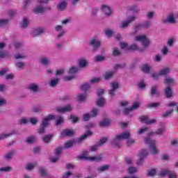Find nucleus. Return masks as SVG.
<instances>
[{"instance_id":"56","label":"nucleus","mask_w":178,"mask_h":178,"mask_svg":"<svg viewBox=\"0 0 178 178\" xmlns=\"http://www.w3.org/2000/svg\"><path fill=\"white\" fill-rule=\"evenodd\" d=\"M88 136H90V134H84L83 136H81L79 138L76 139L78 144H80L81 141H84V140H86V138H87Z\"/></svg>"},{"instance_id":"28","label":"nucleus","mask_w":178,"mask_h":178,"mask_svg":"<svg viewBox=\"0 0 178 178\" xmlns=\"http://www.w3.org/2000/svg\"><path fill=\"white\" fill-rule=\"evenodd\" d=\"M111 124V120L108 118L104 119L99 122L100 127H108Z\"/></svg>"},{"instance_id":"18","label":"nucleus","mask_w":178,"mask_h":178,"mask_svg":"<svg viewBox=\"0 0 178 178\" xmlns=\"http://www.w3.org/2000/svg\"><path fill=\"white\" fill-rule=\"evenodd\" d=\"M164 84H166L167 86H173L175 84V79L170 76H165L164 79Z\"/></svg>"},{"instance_id":"46","label":"nucleus","mask_w":178,"mask_h":178,"mask_svg":"<svg viewBox=\"0 0 178 178\" xmlns=\"http://www.w3.org/2000/svg\"><path fill=\"white\" fill-rule=\"evenodd\" d=\"M107 141H108V138L103 137L99 140L97 144L99 145V147H102V145H104V144H105V143H106Z\"/></svg>"},{"instance_id":"53","label":"nucleus","mask_w":178,"mask_h":178,"mask_svg":"<svg viewBox=\"0 0 178 178\" xmlns=\"http://www.w3.org/2000/svg\"><path fill=\"white\" fill-rule=\"evenodd\" d=\"M98 148H99V146L98 144L95 145L93 146H90L89 149L91 152H97L98 151Z\"/></svg>"},{"instance_id":"33","label":"nucleus","mask_w":178,"mask_h":178,"mask_svg":"<svg viewBox=\"0 0 178 178\" xmlns=\"http://www.w3.org/2000/svg\"><path fill=\"white\" fill-rule=\"evenodd\" d=\"M39 175L42 176V177H47V176H48V172H47L45 168H40L39 170Z\"/></svg>"},{"instance_id":"21","label":"nucleus","mask_w":178,"mask_h":178,"mask_svg":"<svg viewBox=\"0 0 178 178\" xmlns=\"http://www.w3.org/2000/svg\"><path fill=\"white\" fill-rule=\"evenodd\" d=\"M44 31V28H38L32 31L31 35L33 37H38V35H41V34H42Z\"/></svg>"},{"instance_id":"54","label":"nucleus","mask_w":178,"mask_h":178,"mask_svg":"<svg viewBox=\"0 0 178 178\" xmlns=\"http://www.w3.org/2000/svg\"><path fill=\"white\" fill-rule=\"evenodd\" d=\"M14 154H15V152H9V153L5 154V156H4L5 159H7V161H10V159H12Z\"/></svg>"},{"instance_id":"24","label":"nucleus","mask_w":178,"mask_h":178,"mask_svg":"<svg viewBox=\"0 0 178 178\" xmlns=\"http://www.w3.org/2000/svg\"><path fill=\"white\" fill-rule=\"evenodd\" d=\"M115 73H116V71H114V70L106 72L104 74L105 80H111V79L113 77V74H115Z\"/></svg>"},{"instance_id":"7","label":"nucleus","mask_w":178,"mask_h":178,"mask_svg":"<svg viewBox=\"0 0 178 178\" xmlns=\"http://www.w3.org/2000/svg\"><path fill=\"white\" fill-rule=\"evenodd\" d=\"M162 22L164 24H176V23L177 22L176 21V19L175 18V14L170 13V14H168V15L167 16V17L165 19H163L162 20Z\"/></svg>"},{"instance_id":"45","label":"nucleus","mask_w":178,"mask_h":178,"mask_svg":"<svg viewBox=\"0 0 178 178\" xmlns=\"http://www.w3.org/2000/svg\"><path fill=\"white\" fill-rule=\"evenodd\" d=\"M154 16H155V13L154 11H150L146 13L147 19L149 20H152V19H154Z\"/></svg>"},{"instance_id":"13","label":"nucleus","mask_w":178,"mask_h":178,"mask_svg":"<svg viewBox=\"0 0 178 178\" xmlns=\"http://www.w3.org/2000/svg\"><path fill=\"white\" fill-rule=\"evenodd\" d=\"M111 89L109 90V95L111 98H113L115 95V92H116V90L118 88H119V83L114 82L111 84Z\"/></svg>"},{"instance_id":"22","label":"nucleus","mask_w":178,"mask_h":178,"mask_svg":"<svg viewBox=\"0 0 178 178\" xmlns=\"http://www.w3.org/2000/svg\"><path fill=\"white\" fill-rule=\"evenodd\" d=\"M40 63L44 66H48L51 63V60L48 57H41L39 60Z\"/></svg>"},{"instance_id":"42","label":"nucleus","mask_w":178,"mask_h":178,"mask_svg":"<svg viewBox=\"0 0 178 178\" xmlns=\"http://www.w3.org/2000/svg\"><path fill=\"white\" fill-rule=\"evenodd\" d=\"M58 83H59V79H54L51 80L49 86L50 87H55L58 86Z\"/></svg>"},{"instance_id":"62","label":"nucleus","mask_w":178,"mask_h":178,"mask_svg":"<svg viewBox=\"0 0 178 178\" xmlns=\"http://www.w3.org/2000/svg\"><path fill=\"white\" fill-rule=\"evenodd\" d=\"M29 123L35 125L37 124V123H38V120L37 119V118H29Z\"/></svg>"},{"instance_id":"12","label":"nucleus","mask_w":178,"mask_h":178,"mask_svg":"<svg viewBox=\"0 0 178 178\" xmlns=\"http://www.w3.org/2000/svg\"><path fill=\"white\" fill-rule=\"evenodd\" d=\"M164 95L166 98H172L173 97V88L168 86L164 89Z\"/></svg>"},{"instance_id":"47","label":"nucleus","mask_w":178,"mask_h":178,"mask_svg":"<svg viewBox=\"0 0 178 178\" xmlns=\"http://www.w3.org/2000/svg\"><path fill=\"white\" fill-rule=\"evenodd\" d=\"M63 122H65V119L63 118V117L58 116V119L56 120V126H59V125L62 124V123H63Z\"/></svg>"},{"instance_id":"64","label":"nucleus","mask_w":178,"mask_h":178,"mask_svg":"<svg viewBox=\"0 0 178 178\" xmlns=\"http://www.w3.org/2000/svg\"><path fill=\"white\" fill-rule=\"evenodd\" d=\"M165 131L166 129L164 127H161L156 131V134H163Z\"/></svg>"},{"instance_id":"10","label":"nucleus","mask_w":178,"mask_h":178,"mask_svg":"<svg viewBox=\"0 0 178 178\" xmlns=\"http://www.w3.org/2000/svg\"><path fill=\"white\" fill-rule=\"evenodd\" d=\"M73 110V106L72 105L68 104L64 107H57L56 111L59 112V113H66V112H72Z\"/></svg>"},{"instance_id":"52","label":"nucleus","mask_w":178,"mask_h":178,"mask_svg":"<svg viewBox=\"0 0 178 178\" xmlns=\"http://www.w3.org/2000/svg\"><path fill=\"white\" fill-rule=\"evenodd\" d=\"M86 98H87V96L84 94H79L78 95L79 102H84V101H86Z\"/></svg>"},{"instance_id":"34","label":"nucleus","mask_w":178,"mask_h":178,"mask_svg":"<svg viewBox=\"0 0 178 178\" xmlns=\"http://www.w3.org/2000/svg\"><path fill=\"white\" fill-rule=\"evenodd\" d=\"M63 149H65L62 146L57 147L54 152L55 156L60 157V154H62V151H63Z\"/></svg>"},{"instance_id":"63","label":"nucleus","mask_w":178,"mask_h":178,"mask_svg":"<svg viewBox=\"0 0 178 178\" xmlns=\"http://www.w3.org/2000/svg\"><path fill=\"white\" fill-rule=\"evenodd\" d=\"M104 58L102 56H97L94 58V62H102Z\"/></svg>"},{"instance_id":"36","label":"nucleus","mask_w":178,"mask_h":178,"mask_svg":"<svg viewBox=\"0 0 178 178\" xmlns=\"http://www.w3.org/2000/svg\"><path fill=\"white\" fill-rule=\"evenodd\" d=\"M170 173V170L165 169V170H161V171L159 172V175L162 176L163 177H165V176H169V174Z\"/></svg>"},{"instance_id":"57","label":"nucleus","mask_w":178,"mask_h":178,"mask_svg":"<svg viewBox=\"0 0 178 178\" xmlns=\"http://www.w3.org/2000/svg\"><path fill=\"white\" fill-rule=\"evenodd\" d=\"M128 50H129V51H138V46H137V44H131L129 47Z\"/></svg>"},{"instance_id":"50","label":"nucleus","mask_w":178,"mask_h":178,"mask_svg":"<svg viewBox=\"0 0 178 178\" xmlns=\"http://www.w3.org/2000/svg\"><path fill=\"white\" fill-rule=\"evenodd\" d=\"M156 175V169H152L147 172V176L152 177L153 176H155Z\"/></svg>"},{"instance_id":"31","label":"nucleus","mask_w":178,"mask_h":178,"mask_svg":"<svg viewBox=\"0 0 178 178\" xmlns=\"http://www.w3.org/2000/svg\"><path fill=\"white\" fill-rule=\"evenodd\" d=\"M54 137L52 135H45L42 138V141L46 143V144H48L49 143H51V139Z\"/></svg>"},{"instance_id":"26","label":"nucleus","mask_w":178,"mask_h":178,"mask_svg":"<svg viewBox=\"0 0 178 178\" xmlns=\"http://www.w3.org/2000/svg\"><path fill=\"white\" fill-rule=\"evenodd\" d=\"M78 62H79V67H81L82 69L86 67L87 66V64L88 63L87 62V60L86 58H79Z\"/></svg>"},{"instance_id":"32","label":"nucleus","mask_w":178,"mask_h":178,"mask_svg":"<svg viewBox=\"0 0 178 178\" xmlns=\"http://www.w3.org/2000/svg\"><path fill=\"white\" fill-rule=\"evenodd\" d=\"M126 67V63L117 64L114 66L113 70L116 72L119 69H124Z\"/></svg>"},{"instance_id":"41","label":"nucleus","mask_w":178,"mask_h":178,"mask_svg":"<svg viewBox=\"0 0 178 178\" xmlns=\"http://www.w3.org/2000/svg\"><path fill=\"white\" fill-rule=\"evenodd\" d=\"M31 3V0H24V4L22 6V10H26L27 8H29V6Z\"/></svg>"},{"instance_id":"4","label":"nucleus","mask_w":178,"mask_h":178,"mask_svg":"<svg viewBox=\"0 0 178 178\" xmlns=\"http://www.w3.org/2000/svg\"><path fill=\"white\" fill-rule=\"evenodd\" d=\"M137 19V17L136 15H131L128 17V18L124 21H122L120 24H119L120 29L121 30H124L130 26V23H133Z\"/></svg>"},{"instance_id":"44","label":"nucleus","mask_w":178,"mask_h":178,"mask_svg":"<svg viewBox=\"0 0 178 178\" xmlns=\"http://www.w3.org/2000/svg\"><path fill=\"white\" fill-rule=\"evenodd\" d=\"M105 104V99L103 97H100L97 102L96 104L97 106H104V104Z\"/></svg>"},{"instance_id":"58","label":"nucleus","mask_w":178,"mask_h":178,"mask_svg":"<svg viewBox=\"0 0 178 178\" xmlns=\"http://www.w3.org/2000/svg\"><path fill=\"white\" fill-rule=\"evenodd\" d=\"M137 172V168L136 167L131 166L128 168V173L129 175H133V173H136Z\"/></svg>"},{"instance_id":"43","label":"nucleus","mask_w":178,"mask_h":178,"mask_svg":"<svg viewBox=\"0 0 178 178\" xmlns=\"http://www.w3.org/2000/svg\"><path fill=\"white\" fill-rule=\"evenodd\" d=\"M15 59H26L27 58V55L22 54H17L14 55Z\"/></svg>"},{"instance_id":"2","label":"nucleus","mask_w":178,"mask_h":178,"mask_svg":"<svg viewBox=\"0 0 178 178\" xmlns=\"http://www.w3.org/2000/svg\"><path fill=\"white\" fill-rule=\"evenodd\" d=\"M145 143L149 146V149L153 155H156V154H158V149H156V147L155 146L156 142L152 140V135H149L148 137L145 138Z\"/></svg>"},{"instance_id":"35","label":"nucleus","mask_w":178,"mask_h":178,"mask_svg":"<svg viewBox=\"0 0 178 178\" xmlns=\"http://www.w3.org/2000/svg\"><path fill=\"white\" fill-rule=\"evenodd\" d=\"M76 129H64L61 134H76Z\"/></svg>"},{"instance_id":"40","label":"nucleus","mask_w":178,"mask_h":178,"mask_svg":"<svg viewBox=\"0 0 178 178\" xmlns=\"http://www.w3.org/2000/svg\"><path fill=\"white\" fill-rule=\"evenodd\" d=\"M159 106H161V103L159 102H152L147 104V108H158Z\"/></svg>"},{"instance_id":"9","label":"nucleus","mask_w":178,"mask_h":178,"mask_svg":"<svg viewBox=\"0 0 178 178\" xmlns=\"http://www.w3.org/2000/svg\"><path fill=\"white\" fill-rule=\"evenodd\" d=\"M27 88L31 92H33V94H37V92L40 91V85L35 83H32L28 86Z\"/></svg>"},{"instance_id":"1","label":"nucleus","mask_w":178,"mask_h":178,"mask_svg":"<svg viewBox=\"0 0 178 178\" xmlns=\"http://www.w3.org/2000/svg\"><path fill=\"white\" fill-rule=\"evenodd\" d=\"M54 119H56V116H55L54 115H49L47 117L44 118L42 120L40 127L38 129V133L40 134H44L45 133L46 127H48V126H49V121L52 120Z\"/></svg>"},{"instance_id":"25","label":"nucleus","mask_w":178,"mask_h":178,"mask_svg":"<svg viewBox=\"0 0 178 178\" xmlns=\"http://www.w3.org/2000/svg\"><path fill=\"white\" fill-rule=\"evenodd\" d=\"M30 24V20L27 17H24L22 22L20 24V26L22 29H27Z\"/></svg>"},{"instance_id":"11","label":"nucleus","mask_w":178,"mask_h":178,"mask_svg":"<svg viewBox=\"0 0 178 178\" xmlns=\"http://www.w3.org/2000/svg\"><path fill=\"white\" fill-rule=\"evenodd\" d=\"M47 10H51L50 7H44L41 5H39L34 8L33 12L34 13H44V12H47Z\"/></svg>"},{"instance_id":"15","label":"nucleus","mask_w":178,"mask_h":178,"mask_svg":"<svg viewBox=\"0 0 178 178\" xmlns=\"http://www.w3.org/2000/svg\"><path fill=\"white\" fill-rule=\"evenodd\" d=\"M150 97H159L161 94L159 93V91L158 90V86H152L150 88L149 92Z\"/></svg>"},{"instance_id":"19","label":"nucleus","mask_w":178,"mask_h":178,"mask_svg":"<svg viewBox=\"0 0 178 178\" xmlns=\"http://www.w3.org/2000/svg\"><path fill=\"white\" fill-rule=\"evenodd\" d=\"M74 144H76L75 140H68L64 144L63 148L64 149H71V148H73V145H74Z\"/></svg>"},{"instance_id":"38","label":"nucleus","mask_w":178,"mask_h":178,"mask_svg":"<svg viewBox=\"0 0 178 178\" xmlns=\"http://www.w3.org/2000/svg\"><path fill=\"white\" fill-rule=\"evenodd\" d=\"M172 113H173V109H170L166 111L165 113H164L163 114H162L161 118L168 119V118H169V116H170V115H172Z\"/></svg>"},{"instance_id":"23","label":"nucleus","mask_w":178,"mask_h":178,"mask_svg":"<svg viewBox=\"0 0 178 178\" xmlns=\"http://www.w3.org/2000/svg\"><path fill=\"white\" fill-rule=\"evenodd\" d=\"M124 136H128V138H125V140H127V147H131V145H134L136 140L130 137V134H124Z\"/></svg>"},{"instance_id":"17","label":"nucleus","mask_w":178,"mask_h":178,"mask_svg":"<svg viewBox=\"0 0 178 178\" xmlns=\"http://www.w3.org/2000/svg\"><path fill=\"white\" fill-rule=\"evenodd\" d=\"M80 159H90V161H95L96 162H100V161H102V155H98L92 157H87L84 156H79Z\"/></svg>"},{"instance_id":"3","label":"nucleus","mask_w":178,"mask_h":178,"mask_svg":"<svg viewBox=\"0 0 178 178\" xmlns=\"http://www.w3.org/2000/svg\"><path fill=\"white\" fill-rule=\"evenodd\" d=\"M126 138H129V135H118L111 141V145L114 148H120L122 147V141H123V140H126Z\"/></svg>"},{"instance_id":"8","label":"nucleus","mask_w":178,"mask_h":178,"mask_svg":"<svg viewBox=\"0 0 178 178\" xmlns=\"http://www.w3.org/2000/svg\"><path fill=\"white\" fill-rule=\"evenodd\" d=\"M139 119L142 123H145V124H153V123L156 122V120H149V118L147 115H140Z\"/></svg>"},{"instance_id":"37","label":"nucleus","mask_w":178,"mask_h":178,"mask_svg":"<svg viewBox=\"0 0 178 178\" xmlns=\"http://www.w3.org/2000/svg\"><path fill=\"white\" fill-rule=\"evenodd\" d=\"M15 66L18 67V69H19L20 70H22V69H24V67H26V63L22 61L17 62L15 63Z\"/></svg>"},{"instance_id":"39","label":"nucleus","mask_w":178,"mask_h":178,"mask_svg":"<svg viewBox=\"0 0 178 178\" xmlns=\"http://www.w3.org/2000/svg\"><path fill=\"white\" fill-rule=\"evenodd\" d=\"M142 70L144 72V73H149V70H151V66L149 65L145 64L143 66Z\"/></svg>"},{"instance_id":"49","label":"nucleus","mask_w":178,"mask_h":178,"mask_svg":"<svg viewBox=\"0 0 178 178\" xmlns=\"http://www.w3.org/2000/svg\"><path fill=\"white\" fill-rule=\"evenodd\" d=\"M131 111H132V110H131V107L130 108H125L123 109L122 113L124 115H125L126 116H129V115H130Z\"/></svg>"},{"instance_id":"29","label":"nucleus","mask_w":178,"mask_h":178,"mask_svg":"<svg viewBox=\"0 0 178 178\" xmlns=\"http://www.w3.org/2000/svg\"><path fill=\"white\" fill-rule=\"evenodd\" d=\"M26 144H35V143H37V138H35L33 136H31L26 138Z\"/></svg>"},{"instance_id":"5","label":"nucleus","mask_w":178,"mask_h":178,"mask_svg":"<svg viewBox=\"0 0 178 178\" xmlns=\"http://www.w3.org/2000/svg\"><path fill=\"white\" fill-rule=\"evenodd\" d=\"M88 45L93 51H98L101 47V41L98 38H93L89 41Z\"/></svg>"},{"instance_id":"16","label":"nucleus","mask_w":178,"mask_h":178,"mask_svg":"<svg viewBox=\"0 0 178 178\" xmlns=\"http://www.w3.org/2000/svg\"><path fill=\"white\" fill-rule=\"evenodd\" d=\"M54 30H56L57 33H59L57 35L58 38H61V37H63L65 33H66V31L63 29V26L60 25L56 26L54 27Z\"/></svg>"},{"instance_id":"20","label":"nucleus","mask_w":178,"mask_h":178,"mask_svg":"<svg viewBox=\"0 0 178 178\" xmlns=\"http://www.w3.org/2000/svg\"><path fill=\"white\" fill-rule=\"evenodd\" d=\"M102 10H103L104 13L106 15V16H111V15H112V9L111 7H109V6L103 4L102 6Z\"/></svg>"},{"instance_id":"14","label":"nucleus","mask_w":178,"mask_h":178,"mask_svg":"<svg viewBox=\"0 0 178 178\" xmlns=\"http://www.w3.org/2000/svg\"><path fill=\"white\" fill-rule=\"evenodd\" d=\"M150 26L151 22H149V20H146L142 24V25H138L135 27V33H137L138 30H141L143 27H144L145 29H149Z\"/></svg>"},{"instance_id":"59","label":"nucleus","mask_w":178,"mask_h":178,"mask_svg":"<svg viewBox=\"0 0 178 178\" xmlns=\"http://www.w3.org/2000/svg\"><path fill=\"white\" fill-rule=\"evenodd\" d=\"M77 70H79V68L77 67H72L68 73L70 74H74V73H77Z\"/></svg>"},{"instance_id":"61","label":"nucleus","mask_w":178,"mask_h":178,"mask_svg":"<svg viewBox=\"0 0 178 178\" xmlns=\"http://www.w3.org/2000/svg\"><path fill=\"white\" fill-rule=\"evenodd\" d=\"M10 170H12V167L10 166L2 167L0 168V172H10Z\"/></svg>"},{"instance_id":"27","label":"nucleus","mask_w":178,"mask_h":178,"mask_svg":"<svg viewBox=\"0 0 178 178\" xmlns=\"http://www.w3.org/2000/svg\"><path fill=\"white\" fill-rule=\"evenodd\" d=\"M170 74V69L169 67H165L159 72V76H168Z\"/></svg>"},{"instance_id":"55","label":"nucleus","mask_w":178,"mask_h":178,"mask_svg":"<svg viewBox=\"0 0 178 178\" xmlns=\"http://www.w3.org/2000/svg\"><path fill=\"white\" fill-rule=\"evenodd\" d=\"M140 155L142 158H147V156H148V150L147 149H143L140 152Z\"/></svg>"},{"instance_id":"6","label":"nucleus","mask_w":178,"mask_h":178,"mask_svg":"<svg viewBox=\"0 0 178 178\" xmlns=\"http://www.w3.org/2000/svg\"><path fill=\"white\" fill-rule=\"evenodd\" d=\"M134 40L140 41V42H142L143 45V47H145V48H147V47H148V45H149V40L147 39V35H136L134 38Z\"/></svg>"},{"instance_id":"60","label":"nucleus","mask_w":178,"mask_h":178,"mask_svg":"<svg viewBox=\"0 0 178 178\" xmlns=\"http://www.w3.org/2000/svg\"><path fill=\"white\" fill-rule=\"evenodd\" d=\"M90 87L91 86L90 85V83H86L82 85L81 89L83 90V91H87Z\"/></svg>"},{"instance_id":"48","label":"nucleus","mask_w":178,"mask_h":178,"mask_svg":"<svg viewBox=\"0 0 178 178\" xmlns=\"http://www.w3.org/2000/svg\"><path fill=\"white\" fill-rule=\"evenodd\" d=\"M66 8V1H62L58 5V10H63Z\"/></svg>"},{"instance_id":"51","label":"nucleus","mask_w":178,"mask_h":178,"mask_svg":"<svg viewBox=\"0 0 178 178\" xmlns=\"http://www.w3.org/2000/svg\"><path fill=\"white\" fill-rule=\"evenodd\" d=\"M109 169V165H104L103 166L99 167L97 168L98 172H105V170H108Z\"/></svg>"},{"instance_id":"30","label":"nucleus","mask_w":178,"mask_h":178,"mask_svg":"<svg viewBox=\"0 0 178 178\" xmlns=\"http://www.w3.org/2000/svg\"><path fill=\"white\" fill-rule=\"evenodd\" d=\"M19 124L20 126H24V124H29L30 123L29 118H22L18 121Z\"/></svg>"}]
</instances>
